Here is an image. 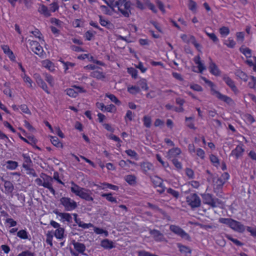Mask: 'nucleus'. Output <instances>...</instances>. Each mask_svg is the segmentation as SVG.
Returning <instances> with one entry per match:
<instances>
[{
    "label": "nucleus",
    "instance_id": "nucleus-63",
    "mask_svg": "<svg viewBox=\"0 0 256 256\" xmlns=\"http://www.w3.org/2000/svg\"><path fill=\"white\" fill-rule=\"evenodd\" d=\"M128 72L132 76L136 78L138 76V71L134 68H128Z\"/></svg>",
    "mask_w": 256,
    "mask_h": 256
},
{
    "label": "nucleus",
    "instance_id": "nucleus-49",
    "mask_svg": "<svg viewBox=\"0 0 256 256\" xmlns=\"http://www.w3.org/2000/svg\"><path fill=\"white\" fill-rule=\"evenodd\" d=\"M188 8L190 10L195 12L197 8L196 3L193 0H188Z\"/></svg>",
    "mask_w": 256,
    "mask_h": 256
},
{
    "label": "nucleus",
    "instance_id": "nucleus-22",
    "mask_svg": "<svg viewBox=\"0 0 256 256\" xmlns=\"http://www.w3.org/2000/svg\"><path fill=\"white\" fill-rule=\"evenodd\" d=\"M74 217V220L75 222L78 224V226L82 228H88L90 227H91L92 226V224L90 223L89 224H85L82 222L80 219L78 218V214H72Z\"/></svg>",
    "mask_w": 256,
    "mask_h": 256
},
{
    "label": "nucleus",
    "instance_id": "nucleus-18",
    "mask_svg": "<svg viewBox=\"0 0 256 256\" xmlns=\"http://www.w3.org/2000/svg\"><path fill=\"white\" fill-rule=\"evenodd\" d=\"M177 236H180L182 239L190 242L191 238L190 235L180 228L177 226Z\"/></svg>",
    "mask_w": 256,
    "mask_h": 256
},
{
    "label": "nucleus",
    "instance_id": "nucleus-61",
    "mask_svg": "<svg viewBox=\"0 0 256 256\" xmlns=\"http://www.w3.org/2000/svg\"><path fill=\"white\" fill-rule=\"evenodd\" d=\"M116 108L114 104H110L106 106H105L104 111L110 112H114L116 111Z\"/></svg>",
    "mask_w": 256,
    "mask_h": 256
},
{
    "label": "nucleus",
    "instance_id": "nucleus-38",
    "mask_svg": "<svg viewBox=\"0 0 256 256\" xmlns=\"http://www.w3.org/2000/svg\"><path fill=\"white\" fill-rule=\"evenodd\" d=\"M137 84L143 90H147L148 89L147 82L144 78H141L139 81L138 82Z\"/></svg>",
    "mask_w": 256,
    "mask_h": 256
},
{
    "label": "nucleus",
    "instance_id": "nucleus-16",
    "mask_svg": "<svg viewBox=\"0 0 256 256\" xmlns=\"http://www.w3.org/2000/svg\"><path fill=\"white\" fill-rule=\"evenodd\" d=\"M26 163H24L22 164L23 168L26 171L28 174L32 175L34 177H36L38 176L35 172L34 170L32 167V161H26Z\"/></svg>",
    "mask_w": 256,
    "mask_h": 256
},
{
    "label": "nucleus",
    "instance_id": "nucleus-25",
    "mask_svg": "<svg viewBox=\"0 0 256 256\" xmlns=\"http://www.w3.org/2000/svg\"><path fill=\"white\" fill-rule=\"evenodd\" d=\"M21 76L26 84V86L30 88H32V83L33 82L30 78L26 74H21Z\"/></svg>",
    "mask_w": 256,
    "mask_h": 256
},
{
    "label": "nucleus",
    "instance_id": "nucleus-50",
    "mask_svg": "<svg viewBox=\"0 0 256 256\" xmlns=\"http://www.w3.org/2000/svg\"><path fill=\"white\" fill-rule=\"evenodd\" d=\"M254 62L251 60H247L246 63L250 67H252L253 70L256 72V56L253 57Z\"/></svg>",
    "mask_w": 256,
    "mask_h": 256
},
{
    "label": "nucleus",
    "instance_id": "nucleus-12",
    "mask_svg": "<svg viewBox=\"0 0 256 256\" xmlns=\"http://www.w3.org/2000/svg\"><path fill=\"white\" fill-rule=\"evenodd\" d=\"M222 80L235 94H238V90L235 84V82L230 77L224 75L222 77Z\"/></svg>",
    "mask_w": 256,
    "mask_h": 256
},
{
    "label": "nucleus",
    "instance_id": "nucleus-36",
    "mask_svg": "<svg viewBox=\"0 0 256 256\" xmlns=\"http://www.w3.org/2000/svg\"><path fill=\"white\" fill-rule=\"evenodd\" d=\"M91 76L99 80H102L105 78L104 74L102 72L98 70L92 72L91 73Z\"/></svg>",
    "mask_w": 256,
    "mask_h": 256
},
{
    "label": "nucleus",
    "instance_id": "nucleus-34",
    "mask_svg": "<svg viewBox=\"0 0 256 256\" xmlns=\"http://www.w3.org/2000/svg\"><path fill=\"white\" fill-rule=\"evenodd\" d=\"M150 180L155 186H161L162 184V180L157 176L150 177Z\"/></svg>",
    "mask_w": 256,
    "mask_h": 256
},
{
    "label": "nucleus",
    "instance_id": "nucleus-20",
    "mask_svg": "<svg viewBox=\"0 0 256 256\" xmlns=\"http://www.w3.org/2000/svg\"><path fill=\"white\" fill-rule=\"evenodd\" d=\"M42 64L43 67L48 69L50 72H54L55 70V66L53 62L49 60H45L42 62Z\"/></svg>",
    "mask_w": 256,
    "mask_h": 256
},
{
    "label": "nucleus",
    "instance_id": "nucleus-41",
    "mask_svg": "<svg viewBox=\"0 0 256 256\" xmlns=\"http://www.w3.org/2000/svg\"><path fill=\"white\" fill-rule=\"evenodd\" d=\"M50 22L52 24L56 26L59 28H62L64 25V23L62 22L58 19L54 18H50Z\"/></svg>",
    "mask_w": 256,
    "mask_h": 256
},
{
    "label": "nucleus",
    "instance_id": "nucleus-10",
    "mask_svg": "<svg viewBox=\"0 0 256 256\" xmlns=\"http://www.w3.org/2000/svg\"><path fill=\"white\" fill-rule=\"evenodd\" d=\"M244 152V145L240 144L232 150L230 155L236 159L240 158Z\"/></svg>",
    "mask_w": 256,
    "mask_h": 256
},
{
    "label": "nucleus",
    "instance_id": "nucleus-4",
    "mask_svg": "<svg viewBox=\"0 0 256 256\" xmlns=\"http://www.w3.org/2000/svg\"><path fill=\"white\" fill-rule=\"evenodd\" d=\"M71 191L76 195L87 201H92L94 198L90 196L89 190L75 185L74 187L71 188Z\"/></svg>",
    "mask_w": 256,
    "mask_h": 256
},
{
    "label": "nucleus",
    "instance_id": "nucleus-31",
    "mask_svg": "<svg viewBox=\"0 0 256 256\" xmlns=\"http://www.w3.org/2000/svg\"><path fill=\"white\" fill-rule=\"evenodd\" d=\"M186 125L190 128L192 130H196V128L194 124V118L192 116L186 117Z\"/></svg>",
    "mask_w": 256,
    "mask_h": 256
},
{
    "label": "nucleus",
    "instance_id": "nucleus-3",
    "mask_svg": "<svg viewBox=\"0 0 256 256\" xmlns=\"http://www.w3.org/2000/svg\"><path fill=\"white\" fill-rule=\"evenodd\" d=\"M202 78L203 81L210 88V92L212 95L215 96L219 100L224 102L229 106H232L234 104V102L231 98L226 95L222 94L220 92L214 88L215 85L213 82L208 80L205 77H202Z\"/></svg>",
    "mask_w": 256,
    "mask_h": 256
},
{
    "label": "nucleus",
    "instance_id": "nucleus-64",
    "mask_svg": "<svg viewBox=\"0 0 256 256\" xmlns=\"http://www.w3.org/2000/svg\"><path fill=\"white\" fill-rule=\"evenodd\" d=\"M134 117V114L130 110H128L125 116L124 119L126 122H127L128 120L131 121L132 120Z\"/></svg>",
    "mask_w": 256,
    "mask_h": 256
},
{
    "label": "nucleus",
    "instance_id": "nucleus-19",
    "mask_svg": "<svg viewBox=\"0 0 256 256\" xmlns=\"http://www.w3.org/2000/svg\"><path fill=\"white\" fill-rule=\"evenodd\" d=\"M74 249L80 254H84L86 250V246L84 244L76 242L74 240L72 242Z\"/></svg>",
    "mask_w": 256,
    "mask_h": 256
},
{
    "label": "nucleus",
    "instance_id": "nucleus-37",
    "mask_svg": "<svg viewBox=\"0 0 256 256\" xmlns=\"http://www.w3.org/2000/svg\"><path fill=\"white\" fill-rule=\"evenodd\" d=\"M124 180L130 185H134L136 183V178L134 175L126 176Z\"/></svg>",
    "mask_w": 256,
    "mask_h": 256
},
{
    "label": "nucleus",
    "instance_id": "nucleus-59",
    "mask_svg": "<svg viewBox=\"0 0 256 256\" xmlns=\"http://www.w3.org/2000/svg\"><path fill=\"white\" fill-rule=\"evenodd\" d=\"M196 154L201 159H204L205 157V152L201 148H198L196 151Z\"/></svg>",
    "mask_w": 256,
    "mask_h": 256
},
{
    "label": "nucleus",
    "instance_id": "nucleus-23",
    "mask_svg": "<svg viewBox=\"0 0 256 256\" xmlns=\"http://www.w3.org/2000/svg\"><path fill=\"white\" fill-rule=\"evenodd\" d=\"M38 10L41 14H42L46 17H48L50 16V10L48 9L47 6L44 4H40Z\"/></svg>",
    "mask_w": 256,
    "mask_h": 256
},
{
    "label": "nucleus",
    "instance_id": "nucleus-62",
    "mask_svg": "<svg viewBox=\"0 0 256 256\" xmlns=\"http://www.w3.org/2000/svg\"><path fill=\"white\" fill-rule=\"evenodd\" d=\"M102 184L104 186L102 188H108L114 190H117L118 189V187L116 186L113 185L108 183H103Z\"/></svg>",
    "mask_w": 256,
    "mask_h": 256
},
{
    "label": "nucleus",
    "instance_id": "nucleus-55",
    "mask_svg": "<svg viewBox=\"0 0 256 256\" xmlns=\"http://www.w3.org/2000/svg\"><path fill=\"white\" fill-rule=\"evenodd\" d=\"M100 8L104 14L108 15H111L112 14V10H113L110 8H109L105 6H101Z\"/></svg>",
    "mask_w": 256,
    "mask_h": 256
},
{
    "label": "nucleus",
    "instance_id": "nucleus-44",
    "mask_svg": "<svg viewBox=\"0 0 256 256\" xmlns=\"http://www.w3.org/2000/svg\"><path fill=\"white\" fill-rule=\"evenodd\" d=\"M45 80L48 82L50 86H54V80L52 76L48 74H44Z\"/></svg>",
    "mask_w": 256,
    "mask_h": 256
},
{
    "label": "nucleus",
    "instance_id": "nucleus-11",
    "mask_svg": "<svg viewBox=\"0 0 256 256\" xmlns=\"http://www.w3.org/2000/svg\"><path fill=\"white\" fill-rule=\"evenodd\" d=\"M34 76L37 84L40 87L46 92L50 94V92L48 90V86L46 83L42 80L40 76L38 74H35Z\"/></svg>",
    "mask_w": 256,
    "mask_h": 256
},
{
    "label": "nucleus",
    "instance_id": "nucleus-15",
    "mask_svg": "<svg viewBox=\"0 0 256 256\" xmlns=\"http://www.w3.org/2000/svg\"><path fill=\"white\" fill-rule=\"evenodd\" d=\"M177 247L182 254L184 256H190L192 250L190 247L180 244H177Z\"/></svg>",
    "mask_w": 256,
    "mask_h": 256
},
{
    "label": "nucleus",
    "instance_id": "nucleus-9",
    "mask_svg": "<svg viewBox=\"0 0 256 256\" xmlns=\"http://www.w3.org/2000/svg\"><path fill=\"white\" fill-rule=\"evenodd\" d=\"M65 91L68 96L72 98H76L79 93L85 92H86L82 88L76 86L71 88L66 89Z\"/></svg>",
    "mask_w": 256,
    "mask_h": 256
},
{
    "label": "nucleus",
    "instance_id": "nucleus-53",
    "mask_svg": "<svg viewBox=\"0 0 256 256\" xmlns=\"http://www.w3.org/2000/svg\"><path fill=\"white\" fill-rule=\"evenodd\" d=\"M100 22L102 26L110 28L111 26L110 22L106 19L104 18L102 16H100Z\"/></svg>",
    "mask_w": 256,
    "mask_h": 256
},
{
    "label": "nucleus",
    "instance_id": "nucleus-35",
    "mask_svg": "<svg viewBox=\"0 0 256 256\" xmlns=\"http://www.w3.org/2000/svg\"><path fill=\"white\" fill-rule=\"evenodd\" d=\"M50 140L53 145L58 148H62V144L59 141L58 138L56 136H50Z\"/></svg>",
    "mask_w": 256,
    "mask_h": 256
},
{
    "label": "nucleus",
    "instance_id": "nucleus-43",
    "mask_svg": "<svg viewBox=\"0 0 256 256\" xmlns=\"http://www.w3.org/2000/svg\"><path fill=\"white\" fill-rule=\"evenodd\" d=\"M60 217L62 220H62V222H64L65 220L68 222H72V218L70 214L68 213L63 212L62 214H61Z\"/></svg>",
    "mask_w": 256,
    "mask_h": 256
},
{
    "label": "nucleus",
    "instance_id": "nucleus-57",
    "mask_svg": "<svg viewBox=\"0 0 256 256\" xmlns=\"http://www.w3.org/2000/svg\"><path fill=\"white\" fill-rule=\"evenodd\" d=\"M46 242L50 244V246H52V238H53V234H52V232H48V233L46 234Z\"/></svg>",
    "mask_w": 256,
    "mask_h": 256
},
{
    "label": "nucleus",
    "instance_id": "nucleus-42",
    "mask_svg": "<svg viewBox=\"0 0 256 256\" xmlns=\"http://www.w3.org/2000/svg\"><path fill=\"white\" fill-rule=\"evenodd\" d=\"M190 38L191 40V42L194 46L196 49L200 52H202V46L200 44H199L196 40V38L194 36H190Z\"/></svg>",
    "mask_w": 256,
    "mask_h": 256
},
{
    "label": "nucleus",
    "instance_id": "nucleus-21",
    "mask_svg": "<svg viewBox=\"0 0 256 256\" xmlns=\"http://www.w3.org/2000/svg\"><path fill=\"white\" fill-rule=\"evenodd\" d=\"M226 182H224L222 179L218 178L214 184V192L216 193L220 192L222 190V186Z\"/></svg>",
    "mask_w": 256,
    "mask_h": 256
},
{
    "label": "nucleus",
    "instance_id": "nucleus-48",
    "mask_svg": "<svg viewBox=\"0 0 256 256\" xmlns=\"http://www.w3.org/2000/svg\"><path fill=\"white\" fill-rule=\"evenodd\" d=\"M17 236L22 239L26 240V239L28 238V233L24 230H19L17 232Z\"/></svg>",
    "mask_w": 256,
    "mask_h": 256
},
{
    "label": "nucleus",
    "instance_id": "nucleus-1",
    "mask_svg": "<svg viewBox=\"0 0 256 256\" xmlns=\"http://www.w3.org/2000/svg\"><path fill=\"white\" fill-rule=\"evenodd\" d=\"M218 222L220 223L227 225L234 231L240 233L244 232L246 229L252 236L256 238V226L254 228L249 226H245L240 222L231 218H221L219 219Z\"/></svg>",
    "mask_w": 256,
    "mask_h": 256
},
{
    "label": "nucleus",
    "instance_id": "nucleus-40",
    "mask_svg": "<svg viewBox=\"0 0 256 256\" xmlns=\"http://www.w3.org/2000/svg\"><path fill=\"white\" fill-rule=\"evenodd\" d=\"M140 88L137 86H128V92L132 94H136L140 92Z\"/></svg>",
    "mask_w": 256,
    "mask_h": 256
},
{
    "label": "nucleus",
    "instance_id": "nucleus-47",
    "mask_svg": "<svg viewBox=\"0 0 256 256\" xmlns=\"http://www.w3.org/2000/svg\"><path fill=\"white\" fill-rule=\"evenodd\" d=\"M244 120L249 124H252L255 122L254 117L250 114H246L244 115Z\"/></svg>",
    "mask_w": 256,
    "mask_h": 256
},
{
    "label": "nucleus",
    "instance_id": "nucleus-45",
    "mask_svg": "<svg viewBox=\"0 0 256 256\" xmlns=\"http://www.w3.org/2000/svg\"><path fill=\"white\" fill-rule=\"evenodd\" d=\"M102 196L104 198H106V199L110 202L117 203V200L115 198L112 196V193H108V194H102Z\"/></svg>",
    "mask_w": 256,
    "mask_h": 256
},
{
    "label": "nucleus",
    "instance_id": "nucleus-32",
    "mask_svg": "<svg viewBox=\"0 0 256 256\" xmlns=\"http://www.w3.org/2000/svg\"><path fill=\"white\" fill-rule=\"evenodd\" d=\"M4 166H5L7 169L14 170L18 166V164L16 161H7Z\"/></svg>",
    "mask_w": 256,
    "mask_h": 256
},
{
    "label": "nucleus",
    "instance_id": "nucleus-39",
    "mask_svg": "<svg viewBox=\"0 0 256 256\" xmlns=\"http://www.w3.org/2000/svg\"><path fill=\"white\" fill-rule=\"evenodd\" d=\"M236 76L244 82H246L248 80V75L244 72L238 70L236 72Z\"/></svg>",
    "mask_w": 256,
    "mask_h": 256
},
{
    "label": "nucleus",
    "instance_id": "nucleus-56",
    "mask_svg": "<svg viewBox=\"0 0 256 256\" xmlns=\"http://www.w3.org/2000/svg\"><path fill=\"white\" fill-rule=\"evenodd\" d=\"M190 87L191 89L196 92H200L203 90L202 88L200 85L196 84H191L190 85Z\"/></svg>",
    "mask_w": 256,
    "mask_h": 256
},
{
    "label": "nucleus",
    "instance_id": "nucleus-60",
    "mask_svg": "<svg viewBox=\"0 0 256 256\" xmlns=\"http://www.w3.org/2000/svg\"><path fill=\"white\" fill-rule=\"evenodd\" d=\"M60 62L63 64L64 68L66 72L68 70L69 68H72L75 66L74 63L70 62H64V61Z\"/></svg>",
    "mask_w": 256,
    "mask_h": 256
},
{
    "label": "nucleus",
    "instance_id": "nucleus-46",
    "mask_svg": "<svg viewBox=\"0 0 256 256\" xmlns=\"http://www.w3.org/2000/svg\"><path fill=\"white\" fill-rule=\"evenodd\" d=\"M224 44L229 48H234L236 44V42L232 38H229L228 40L224 42Z\"/></svg>",
    "mask_w": 256,
    "mask_h": 256
},
{
    "label": "nucleus",
    "instance_id": "nucleus-8",
    "mask_svg": "<svg viewBox=\"0 0 256 256\" xmlns=\"http://www.w3.org/2000/svg\"><path fill=\"white\" fill-rule=\"evenodd\" d=\"M186 202L192 208H198L200 204V198L196 194H192L187 196Z\"/></svg>",
    "mask_w": 256,
    "mask_h": 256
},
{
    "label": "nucleus",
    "instance_id": "nucleus-26",
    "mask_svg": "<svg viewBox=\"0 0 256 256\" xmlns=\"http://www.w3.org/2000/svg\"><path fill=\"white\" fill-rule=\"evenodd\" d=\"M4 187L5 193L7 194L12 193L14 190V185L10 181H4Z\"/></svg>",
    "mask_w": 256,
    "mask_h": 256
},
{
    "label": "nucleus",
    "instance_id": "nucleus-17",
    "mask_svg": "<svg viewBox=\"0 0 256 256\" xmlns=\"http://www.w3.org/2000/svg\"><path fill=\"white\" fill-rule=\"evenodd\" d=\"M193 60L195 64L197 65L198 70V72L200 73H202L204 72V70H206V67L204 63L201 60L200 55L198 54V56H195L193 58Z\"/></svg>",
    "mask_w": 256,
    "mask_h": 256
},
{
    "label": "nucleus",
    "instance_id": "nucleus-6",
    "mask_svg": "<svg viewBox=\"0 0 256 256\" xmlns=\"http://www.w3.org/2000/svg\"><path fill=\"white\" fill-rule=\"evenodd\" d=\"M60 201L66 211L72 210L76 209L78 206L76 202L68 197H62Z\"/></svg>",
    "mask_w": 256,
    "mask_h": 256
},
{
    "label": "nucleus",
    "instance_id": "nucleus-33",
    "mask_svg": "<svg viewBox=\"0 0 256 256\" xmlns=\"http://www.w3.org/2000/svg\"><path fill=\"white\" fill-rule=\"evenodd\" d=\"M225 237L228 240L232 242L234 244H236L237 246H241L244 245V244L238 240L237 239H235L233 238L230 234H226Z\"/></svg>",
    "mask_w": 256,
    "mask_h": 256
},
{
    "label": "nucleus",
    "instance_id": "nucleus-2",
    "mask_svg": "<svg viewBox=\"0 0 256 256\" xmlns=\"http://www.w3.org/2000/svg\"><path fill=\"white\" fill-rule=\"evenodd\" d=\"M112 10L117 8L124 16L128 18L131 14V3L128 0H110L105 2Z\"/></svg>",
    "mask_w": 256,
    "mask_h": 256
},
{
    "label": "nucleus",
    "instance_id": "nucleus-29",
    "mask_svg": "<svg viewBox=\"0 0 256 256\" xmlns=\"http://www.w3.org/2000/svg\"><path fill=\"white\" fill-rule=\"evenodd\" d=\"M213 166L217 167L218 169L224 170L226 169V166L224 161H211Z\"/></svg>",
    "mask_w": 256,
    "mask_h": 256
},
{
    "label": "nucleus",
    "instance_id": "nucleus-52",
    "mask_svg": "<svg viewBox=\"0 0 256 256\" xmlns=\"http://www.w3.org/2000/svg\"><path fill=\"white\" fill-rule=\"evenodd\" d=\"M248 86L250 88L256 89V78L254 76H251L250 81L248 83Z\"/></svg>",
    "mask_w": 256,
    "mask_h": 256
},
{
    "label": "nucleus",
    "instance_id": "nucleus-30",
    "mask_svg": "<svg viewBox=\"0 0 256 256\" xmlns=\"http://www.w3.org/2000/svg\"><path fill=\"white\" fill-rule=\"evenodd\" d=\"M239 50L246 58H250L252 56V50L248 48L242 46Z\"/></svg>",
    "mask_w": 256,
    "mask_h": 256
},
{
    "label": "nucleus",
    "instance_id": "nucleus-28",
    "mask_svg": "<svg viewBox=\"0 0 256 256\" xmlns=\"http://www.w3.org/2000/svg\"><path fill=\"white\" fill-rule=\"evenodd\" d=\"M150 234L156 240H161L163 238V234L158 230H150Z\"/></svg>",
    "mask_w": 256,
    "mask_h": 256
},
{
    "label": "nucleus",
    "instance_id": "nucleus-27",
    "mask_svg": "<svg viewBox=\"0 0 256 256\" xmlns=\"http://www.w3.org/2000/svg\"><path fill=\"white\" fill-rule=\"evenodd\" d=\"M64 228L60 227L54 231V234L56 238L59 240H62L64 237Z\"/></svg>",
    "mask_w": 256,
    "mask_h": 256
},
{
    "label": "nucleus",
    "instance_id": "nucleus-7",
    "mask_svg": "<svg viewBox=\"0 0 256 256\" xmlns=\"http://www.w3.org/2000/svg\"><path fill=\"white\" fill-rule=\"evenodd\" d=\"M28 42L32 50L39 56L44 58L45 54L43 48L39 43L34 40H28Z\"/></svg>",
    "mask_w": 256,
    "mask_h": 256
},
{
    "label": "nucleus",
    "instance_id": "nucleus-13",
    "mask_svg": "<svg viewBox=\"0 0 256 256\" xmlns=\"http://www.w3.org/2000/svg\"><path fill=\"white\" fill-rule=\"evenodd\" d=\"M140 166L144 172L148 175L152 174L154 170V166L152 164L148 161L143 162Z\"/></svg>",
    "mask_w": 256,
    "mask_h": 256
},
{
    "label": "nucleus",
    "instance_id": "nucleus-14",
    "mask_svg": "<svg viewBox=\"0 0 256 256\" xmlns=\"http://www.w3.org/2000/svg\"><path fill=\"white\" fill-rule=\"evenodd\" d=\"M208 69L210 73L216 76H220L221 73L220 70L217 65L214 62L211 58H210Z\"/></svg>",
    "mask_w": 256,
    "mask_h": 256
},
{
    "label": "nucleus",
    "instance_id": "nucleus-58",
    "mask_svg": "<svg viewBox=\"0 0 256 256\" xmlns=\"http://www.w3.org/2000/svg\"><path fill=\"white\" fill-rule=\"evenodd\" d=\"M185 173L186 176L190 179H193L194 178V171L190 168H186L185 170Z\"/></svg>",
    "mask_w": 256,
    "mask_h": 256
},
{
    "label": "nucleus",
    "instance_id": "nucleus-5",
    "mask_svg": "<svg viewBox=\"0 0 256 256\" xmlns=\"http://www.w3.org/2000/svg\"><path fill=\"white\" fill-rule=\"evenodd\" d=\"M201 196L204 204L208 205L211 208H216L220 204L219 200L212 194L205 192L202 194Z\"/></svg>",
    "mask_w": 256,
    "mask_h": 256
},
{
    "label": "nucleus",
    "instance_id": "nucleus-24",
    "mask_svg": "<svg viewBox=\"0 0 256 256\" xmlns=\"http://www.w3.org/2000/svg\"><path fill=\"white\" fill-rule=\"evenodd\" d=\"M101 246L106 249H111L114 248V242L108 239L102 240L101 242Z\"/></svg>",
    "mask_w": 256,
    "mask_h": 256
},
{
    "label": "nucleus",
    "instance_id": "nucleus-51",
    "mask_svg": "<svg viewBox=\"0 0 256 256\" xmlns=\"http://www.w3.org/2000/svg\"><path fill=\"white\" fill-rule=\"evenodd\" d=\"M106 96L109 98L112 102L115 103L116 104L118 105L120 104V102L116 98L114 95L110 94H106Z\"/></svg>",
    "mask_w": 256,
    "mask_h": 256
},
{
    "label": "nucleus",
    "instance_id": "nucleus-54",
    "mask_svg": "<svg viewBox=\"0 0 256 256\" xmlns=\"http://www.w3.org/2000/svg\"><path fill=\"white\" fill-rule=\"evenodd\" d=\"M219 32L222 36H226L230 32L229 28L224 26L221 27L219 30Z\"/></svg>",
    "mask_w": 256,
    "mask_h": 256
}]
</instances>
